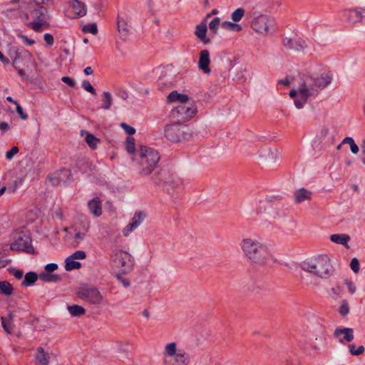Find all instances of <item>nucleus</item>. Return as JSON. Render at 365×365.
Listing matches in <instances>:
<instances>
[{"label":"nucleus","instance_id":"13d9d810","mask_svg":"<svg viewBox=\"0 0 365 365\" xmlns=\"http://www.w3.org/2000/svg\"><path fill=\"white\" fill-rule=\"evenodd\" d=\"M16 112L20 115L21 118L23 120H26L28 118L27 114L24 113L22 107L18 103L16 105Z\"/></svg>","mask_w":365,"mask_h":365},{"label":"nucleus","instance_id":"774afa93","mask_svg":"<svg viewBox=\"0 0 365 365\" xmlns=\"http://www.w3.org/2000/svg\"><path fill=\"white\" fill-rule=\"evenodd\" d=\"M93 71L91 66H88L84 69V73L87 76L93 74Z\"/></svg>","mask_w":365,"mask_h":365},{"label":"nucleus","instance_id":"6e6d98bb","mask_svg":"<svg viewBox=\"0 0 365 365\" xmlns=\"http://www.w3.org/2000/svg\"><path fill=\"white\" fill-rule=\"evenodd\" d=\"M43 39L48 46H52L54 43L53 37L50 34H45L43 36Z\"/></svg>","mask_w":365,"mask_h":365},{"label":"nucleus","instance_id":"e433bc0d","mask_svg":"<svg viewBox=\"0 0 365 365\" xmlns=\"http://www.w3.org/2000/svg\"><path fill=\"white\" fill-rule=\"evenodd\" d=\"M118 29L123 36H127L129 33L128 24L123 19H118Z\"/></svg>","mask_w":365,"mask_h":365},{"label":"nucleus","instance_id":"ea45409f","mask_svg":"<svg viewBox=\"0 0 365 365\" xmlns=\"http://www.w3.org/2000/svg\"><path fill=\"white\" fill-rule=\"evenodd\" d=\"M125 144H126V145H125L126 150L129 153H131V154L134 153L135 151V139L132 137L127 138Z\"/></svg>","mask_w":365,"mask_h":365},{"label":"nucleus","instance_id":"79ce46f5","mask_svg":"<svg viewBox=\"0 0 365 365\" xmlns=\"http://www.w3.org/2000/svg\"><path fill=\"white\" fill-rule=\"evenodd\" d=\"M220 25V19L219 17L214 18L209 24L210 30L214 34H217L218 28Z\"/></svg>","mask_w":365,"mask_h":365},{"label":"nucleus","instance_id":"f704fd0d","mask_svg":"<svg viewBox=\"0 0 365 365\" xmlns=\"http://www.w3.org/2000/svg\"><path fill=\"white\" fill-rule=\"evenodd\" d=\"M246 71L245 68L242 67L232 68V75L234 80L241 81L245 78L244 73Z\"/></svg>","mask_w":365,"mask_h":365},{"label":"nucleus","instance_id":"bf43d9fd","mask_svg":"<svg viewBox=\"0 0 365 365\" xmlns=\"http://www.w3.org/2000/svg\"><path fill=\"white\" fill-rule=\"evenodd\" d=\"M346 284L351 294L355 293L356 288L355 284L352 282L346 280Z\"/></svg>","mask_w":365,"mask_h":365},{"label":"nucleus","instance_id":"a18cd8bd","mask_svg":"<svg viewBox=\"0 0 365 365\" xmlns=\"http://www.w3.org/2000/svg\"><path fill=\"white\" fill-rule=\"evenodd\" d=\"M82 88L85 89L86 91L89 92L92 95L96 96V91L93 86L91 84V83L88 80H84L82 82Z\"/></svg>","mask_w":365,"mask_h":365},{"label":"nucleus","instance_id":"f257e3e1","mask_svg":"<svg viewBox=\"0 0 365 365\" xmlns=\"http://www.w3.org/2000/svg\"><path fill=\"white\" fill-rule=\"evenodd\" d=\"M240 248L244 257L252 264L264 266L271 260V249L259 236L248 235L242 237Z\"/></svg>","mask_w":365,"mask_h":365},{"label":"nucleus","instance_id":"052dcab7","mask_svg":"<svg viewBox=\"0 0 365 365\" xmlns=\"http://www.w3.org/2000/svg\"><path fill=\"white\" fill-rule=\"evenodd\" d=\"M135 227H131V225L129 223L123 230V233L125 236H128L130 233L133 231Z\"/></svg>","mask_w":365,"mask_h":365},{"label":"nucleus","instance_id":"473e14b6","mask_svg":"<svg viewBox=\"0 0 365 365\" xmlns=\"http://www.w3.org/2000/svg\"><path fill=\"white\" fill-rule=\"evenodd\" d=\"M221 26L225 29H227L230 31H235V32H240L242 30V26L237 24L236 22H230V21H223L221 24Z\"/></svg>","mask_w":365,"mask_h":365},{"label":"nucleus","instance_id":"864d4df0","mask_svg":"<svg viewBox=\"0 0 365 365\" xmlns=\"http://www.w3.org/2000/svg\"><path fill=\"white\" fill-rule=\"evenodd\" d=\"M10 273L17 279H21L24 276V272L21 269H11Z\"/></svg>","mask_w":365,"mask_h":365},{"label":"nucleus","instance_id":"3c124183","mask_svg":"<svg viewBox=\"0 0 365 365\" xmlns=\"http://www.w3.org/2000/svg\"><path fill=\"white\" fill-rule=\"evenodd\" d=\"M71 257L74 259H83L86 257V254L84 251L78 250L73 253Z\"/></svg>","mask_w":365,"mask_h":365},{"label":"nucleus","instance_id":"4d7b16f0","mask_svg":"<svg viewBox=\"0 0 365 365\" xmlns=\"http://www.w3.org/2000/svg\"><path fill=\"white\" fill-rule=\"evenodd\" d=\"M61 81L63 83L68 84L70 87H73L76 84L75 81L73 78L68 77V76L62 77Z\"/></svg>","mask_w":365,"mask_h":365},{"label":"nucleus","instance_id":"1a4fd4ad","mask_svg":"<svg viewBox=\"0 0 365 365\" xmlns=\"http://www.w3.org/2000/svg\"><path fill=\"white\" fill-rule=\"evenodd\" d=\"M34 21L26 24V26L36 32H41L49 27L48 22L47 10L43 6H40L31 12Z\"/></svg>","mask_w":365,"mask_h":365},{"label":"nucleus","instance_id":"603ef678","mask_svg":"<svg viewBox=\"0 0 365 365\" xmlns=\"http://www.w3.org/2000/svg\"><path fill=\"white\" fill-rule=\"evenodd\" d=\"M351 269L355 272L357 273L359 271V262L356 258H353L350 263Z\"/></svg>","mask_w":365,"mask_h":365},{"label":"nucleus","instance_id":"f03ea898","mask_svg":"<svg viewBox=\"0 0 365 365\" xmlns=\"http://www.w3.org/2000/svg\"><path fill=\"white\" fill-rule=\"evenodd\" d=\"M332 76L322 73L319 76H305L298 86V96L294 100V105L298 108H302L311 98H315L319 92L330 85Z\"/></svg>","mask_w":365,"mask_h":365},{"label":"nucleus","instance_id":"58836bf2","mask_svg":"<svg viewBox=\"0 0 365 365\" xmlns=\"http://www.w3.org/2000/svg\"><path fill=\"white\" fill-rule=\"evenodd\" d=\"M342 143L349 144L352 153L356 154L359 152V147L351 137H346L342 140Z\"/></svg>","mask_w":365,"mask_h":365},{"label":"nucleus","instance_id":"c9c22d12","mask_svg":"<svg viewBox=\"0 0 365 365\" xmlns=\"http://www.w3.org/2000/svg\"><path fill=\"white\" fill-rule=\"evenodd\" d=\"M144 217V215L142 212L139 211L135 213L134 216L131 219L130 224L131 227L137 228L142 222Z\"/></svg>","mask_w":365,"mask_h":365},{"label":"nucleus","instance_id":"e2e57ef3","mask_svg":"<svg viewBox=\"0 0 365 365\" xmlns=\"http://www.w3.org/2000/svg\"><path fill=\"white\" fill-rule=\"evenodd\" d=\"M118 280L122 283L124 287H128L130 285V282L128 279L118 277Z\"/></svg>","mask_w":365,"mask_h":365},{"label":"nucleus","instance_id":"f8f14e48","mask_svg":"<svg viewBox=\"0 0 365 365\" xmlns=\"http://www.w3.org/2000/svg\"><path fill=\"white\" fill-rule=\"evenodd\" d=\"M9 56L12 59V64L15 68H19L22 65L33 61L31 53L25 48L19 46H11L9 50Z\"/></svg>","mask_w":365,"mask_h":365},{"label":"nucleus","instance_id":"393cba45","mask_svg":"<svg viewBox=\"0 0 365 365\" xmlns=\"http://www.w3.org/2000/svg\"><path fill=\"white\" fill-rule=\"evenodd\" d=\"M330 240L336 244L344 245L346 249H349L348 242L350 241V237L346 234H333L330 235Z\"/></svg>","mask_w":365,"mask_h":365},{"label":"nucleus","instance_id":"c03bdc74","mask_svg":"<svg viewBox=\"0 0 365 365\" xmlns=\"http://www.w3.org/2000/svg\"><path fill=\"white\" fill-rule=\"evenodd\" d=\"M82 31L84 33H91L93 35H96L98 34L97 25L96 24H89L85 25L83 27Z\"/></svg>","mask_w":365,"mask_h":365},{"label":"nucleus","instance_id":"bb28decb","mask_svg":"<svg viewBox=\"0 0 365 365\" xmlns=\"http://www.w3.org/2000/svg\"><path fill=\"white\" fill-rule=\"evenodd\" d=\"M39 279L43 282L50 283L60 282L61 278L58 274L45 272L39 274Z\"/></svg>","mask_w":365,"mask_h":365},{"label":"nucleus","instance_id":"8fccbe9b","mask_svg":"<svg viewBox=\"0 0 365 365\" xmlns=\"http://www.w3.org/2000/svg\"><path fill=\"white\" fill-rule=\"evenodd\" d=\"M19 151V149L16 146H14L10 150L6 153V158L8 160H11L15 155H16Z\"/></svg>","mask_w":365,"mask_h":365},{"label":"nucleus","instance_id":"4c0bfd02","mask_svg":"<svg viewBox=\"0 0 365 365\" xmlns=\"http://www.w3.org/2000/svg\"><path fill=\"white\" fill-rule=\"evenodd\" d=\"M245 9L243 8H237L231 14V19L234 22L240 21L245 15Z\"/></svg>","mask_w":365,"mask_h":365},{"label":"nucleus","instance_id":"338daca9","mask_svg":"<svg viewBox=\"0 0 365 365\" xmlns=\"http://www.w3.org/2000/svg\"><path fill=\"white\" fill-rule=\"evenodd\" d=\"M0 61L4 63H6V64H8L9 63V61L8 58H6V57H4V56L3 55L2 52L0 51Z\"/></svg>","mask_w":365,"mask_h":365},{"label":"nucleus","instance_id":"b1692460","mask_svg":"<svg viewBox=\"0 0 365 365\" xmlns=\"http://www.w3.org/2000/svg\"><path fill=\"white\" fill-rule=\"evenodd\" d=\"M70 4L77 17H82L86 14L87 11L85 4L78 0H73Z\"/></svg>","mask_w":365,"mask_h":365},{"label":"nucleus","instance_id":"aec40b11","mask_svg":"<svg viewBox=\"0 0 365 365\" xmlns=\"http://www.w3.org/2000/svg\"><path fill=\"white\" fill-rule=\"evenodd\" d=\"M210 63V53L207 50H202L200 53L198 67L206 74H210L211 70L209 67Z\"/></svg>","mask_w":365,"mask_h":365},{"label":"nucleus","instance_id":"49530a36","mask_svg":"<svg viewBox=\"0 0 365 365\" xmlns=\"http://www.w3.org/2000/svg\"><path fill=\"white\" fill-rule=\"evenodd\" d=\"M339 312L343 317L346 316L349 312V307L346 300H343L339 307Z\"/></svg>","mask_w":365,"mask_h":365},{"label":"nucleus","instance_id":"09e8293b","mask_svg":"<svg viewBox=\"0 0 365 365\" xmlns=\"http://www.w3.org/2000/svg\"><path fill=\"white\" fill-rule=\"evenodd\" d=\"M120 127L125 130V132L129 135H132L135 133V129L126 124L125 123H121Z\"/></svg>","mask_w":365,"mask_h":365},{"label":"nucleus","instance_id":"4be33fe9","mask_svg":"<svg viewBox=\"0 0 365 365\" xmlns=\"http://www.w3.org/2000/svg\"><path fill=\"white\" fill-rule=\"evenodd\" d=\"M88 208L91 212L96 217H99L102 215L101 201L99 197H96L90 200L88 203Z\"/></svg>","mask_w":365,"mask_h":365},{"label":"nucleus","instance_id":"a878e982","mask_svg":"<svg viewBox=\"0 0 365 365\" xmlns=\"http://www.w3.org/2000/svg\"><path fill=\"white\" fill-rule=\"evenodd\" d=\"M207 25L202 23L196 26L195 34L204 43L207 44L210 42V38H207Z\"/></svg>","mask_w":365,"mask_h":365},{"label":"nucleus","instance_id":"c756f323","mask_svg":"<svg viewBox=\"0 0 365 365\" xmlns=\"http://www.w3.org/2000/svg\"><path fill=\"white\" fill-rule=\"evenodd\" d=\"M13 287L11 283L7 281L0 282V292L6 296H10L13 293Z\"/></svg>","mask_w":365,"mask_h":365},{"label":"nucleus","instance_id":"cd10ccee","mask_svg":"<svg viewBox=\"0 0 365 365\" xmlns=\"http://www.w3.org/2000/svg\"><path fill=\"white\" fill-rule=\"evenodd\" d=\"M67 309L69 314L74 317H80L86 314V309L82 306L77 304L69 305Z\"/></svg>","mask_w":365,"mask_h":365},{"label":"nucleus","instance_id":"a19ab883","mask_svg":"<svg viewBox=\"0 0 365 365\" xmlns=\"http://www.w3.org/2000/svg\"><path fill=\"white\" fill-rule=\"evenodd\" d=\"M90 228V222H86L83 225V232H76L75 233V238L79 240H83L86 237V233L88 231Z\"/></svg>","mask_w":365,"mask_h":365},{"label":"nucleus","instance_id":"4468645a","mask_svg":"<svg viewBox=\"0 0 365 365\" xmlns=\"http://www.w3.org/2000/svg\"><path fill=\"white\" fill-rule=\"evenodd\" d=\"M78 296L81 299L93 305H100L103 301V295L96 287L82 288L78 292Z\"/></svg>","mask_w":365,"mask_h":365},{"label":"nucleus","instance_id":"f3484780","mask_svg":"<svg viewBox=\"0 0 365 365\" xmlns=\"http://www.w3.org/2000/svg\"><path fill=\"white\" fill-rule=\"evenodd\" d=\"M283 45L287 50L299 51L304 48V41L297 37H286L283 40Z\"/></svg>","mask_w":365,"mask_h":365},{"label":"nucleus","instance_id":"de8ad7c7","mask_svg":"<svg viewBox=\"0 0 365 365\" xmlns=\"http://www.w3.org/2000/svg\"><path fill=\"white\" fill-rule=\"evenodd\" d=\"M1 325H2V327L4 329V331L6 332H7L8 334H11L12 330H13L12 323L11 322H6L4 317H3L1 318Z\"/></svg>","mask_w":365,"mask_h":365},{"label":"nucleus","instance_id":"9d476101","mask_svg":"<svg viewBox=\"0 0 365 365\" xmlns=\"http://www.w3.org/2000/svg\"><path fill=\"white\" fill-rule=\"evenodd\" d=\"M111 260L115 266L121 267L124 272H130L134 266V259L127 252L115 250L110 255Z\"/></svg>","mask_w":365,"mask_h":365},{"label":"nucleus","instance_id":"6ab92c4d","mask_svg":"<svg viewBox=\"0 0 365 365\" xmlns=\"http://www.w3.org/2000/svg\"><path fill=\"white\" fill-rule=\"evenodd\" d=\"M345 16L349 22L355 24L361 22L365 14L363 8H351L345 11Z\"/></svg>","mask_w":365,"mask_h":365},{"label":"nucleus","instance_id":"2f4dec72","mask_svg":"<svg viewBox=\"0 0 365 365\" xmlns=\"http://www.w3.org/2000/svg\"><path fill=\"white\" fill-rule=\"evenodd\" d=\"M81 264L80 262L76 261V259H74L71 256H69L66 259L65 269L67 271L79 269L81 267Z\"/></svg>","mask_w":365,"mask_h":365},{"label":"nucleus","instance_id":"423d86ee","mask_svg":"<svg viewBox=\"0 0 365 365\" xmlns=\"http://www.w3.org/2000/svg\"><path fill=\"white\" fill-rule=\"evenodd\" d=\"M196 112L197 108L193 104H180L172 109L169 118L173 123L182 124L192 118Z\"/></svg>","mask_w":365,"mask_h":365},{"label":"nucleus","instance_id":"412c9836","mask_svg":"<svg viewBox=\"0 0 365 365\" xmlns=\"http://www.w3.org/2000/svg\"><path fill=\"white\" fill-rule=\"evenodd\" d=\"M169 102H179L180 104H193L190 101V97L186 94L179 93L177 91H173L169 93L167 97Z\"/></svg>","mask_w":365,"mask_h":365},{"label":"nucleus","instance_id":"c85d7f7f","mask_svg":"<svg viewBox=\"0 0 365 365\" xmlns=\"http://www.w3.org/2000/svg\"><path fill=\"white\" fill-rule=\"evenodd\" d=\"M39 279V275L36 272H29L25 274L24 279L22 281L21 284L25 287H30Z\"/></svg>","mask_w":365,"mask_h":365},{"label":"nucleus","instance_id":"dca6fc26","mask_svg":"<svg viewBox=\"0 0 365 365\" xmlns=\"http://www.w3.org/2000/svg\"><path fill=\"white\" fill-rule=\"evenodd\" d=\"M313 192L304 187L297 189L293 194V200L295 204H301L312 200Z\"/></svg>","mask_w":365,"mask_h":365},{"label":"nucleus","instance_id":"5fc2aeb1","mask_svg":"<svg viewBox=\"0 0 365 365\" xmlns=\"http://www.w3.org/2000/svg\"><path fill=\"white\" fill-rule=\"evenodd\" d=\"M58 264L56 263H50L46 265L45 271L48 273H52L58 269Z\"/></svg>","mask_w":365,"mask_h":365},{"label":"nucleus","instance_id":"7ed1b4c3","mask_svg":"<svg viewBox=\"0 0 365 365\" xmlns=\"http://www.w3.org/2000/svg\"><path fill=\"white\" fill-rule=\"evenodd\" d=\"M300 268L314 276L327 279L334 275L335 269L331 259L327 255H320L304 259L300 263Z\"/></svg>","mask_w":365,"mask_h":365},{"label":"nucleus","instance_id":"7c9ffc66","mask_svg":"<svg viewBox=\"0 0 365 365\" xmlns=\"http://www.w3.org/2000/svg\"><path fill=\"white\" fill-rule=\"evenodd\" d=\"M85 140L92 150H95L97 148L98 143L100 142L98 138L90 133H86Z\"/></svg>","mask_w":365,"mask_h":365},{"label":"nucleus","instance_id":"9b49d317","mask_svg":"<svg viewBox=\"0 0 365 365\" xmlns=\"http://www.w3.org/2000/svg\"><path fill=\"white\" fill-rule=\"evenodd\" d=\"M152 179L156 184L163 183L165 189L168 191L173 190L181 185V180L178 177L170 174L166 170L158 171Z\"/></svg>","mask_w":365,"mask_h":365},{"label":"nucleus","instance_id":"2eb2a0df","mask_svg":"<svg viewBox=\"0 0 365 365\" xmlns=\"http://www.w3.org/2000/svg\"><path fill=\"white\" fill-rule=\"evenodd\" d=\"M31 242V238L29 234L21 232L18 235L16 241L11 243L10 249L11 250L34 253V250L32 247Z\"/></svg>","mask_w":365,"mask_h":365},{"label":"nucleus","instance_id":"37998d69","mask_svg":"<svg viewBox=\"0 0 365 365\" xmlns=\"http://www.w3.org/2000/svg\"><path fill=\"white\" fill-rule=\"evenodd\" d=\"M349 349L350 353L354 356H359L362 354L364 352L365 348L364 346H360L357 349L354 344H349Z\"/></svg>","mask_w":365,"mask_h":365},{"label":"nucleus","instance_id":"680f3d73","mask_svg":"<svg viewBox=\"0 0 365 365\" xmlns=\"http://www.w3.org/2000/svg\"><path fill=\"white\" fill-rule=\"evenodd\" d=\"M20 37L22 38V40L28 45L31 46L35 43V41L30 39L28 38V36L25 35H21Z\"/></svg>","mask_w":365,"mask_h":365},{"label":"nucleus","instance_id":"a211bd4d","mask_svg":"<svg viewBox=\"0 0 365 365\" xmlns=\"http://www.w3.org/2000/svg\"><path fill=\"white\" fill-rule=\"evenodd\" d=\"M334 336L339 339L340 343L351 342L354 339V330L351 328L336 329Z\"/></svg>","mask_w":365,"mask_h":365},{"label":"nucleus","instance_id":"39448f33","mask_svg":"<svg viewBox=\"0 0 365 365\" xmlns=\"http://www.w3.org/2000/svg\"><path fill=\"white\" fill-rule=\"evenodd\" d=\"M163 360L165 365H187L190 358L186 352L178 351L175 342H171L165 346Z\"/></svg>","mask_w":365,"mask_h":365},{"label":"nucleus","instance_id":"0eeeda50","mask_svg":"<svg viewBox=\"0 0 365 365\" xmlns=\"http://www.w3.org/2000/svg\"><path fill=\"white\" fill-rule=\"evenodd\" d=\"M251 27L255 32L259 34L267 35L274 31L275 21L270 16L260 14L252 19Z\"/></svg>","mask_w":365,"mask_h":365},{"label":"nucleus","instance_id":"6e6552de","mask_svg":"<svg viewBox=\"0 0 365 365\" xmlns=\"http://www.w3.org/2000/svg\"><path fill=\"white\" fill-rule=\"evenodd\" d=\"M9 4H17L18 7L16 9L11 8L6 9L4 11V14L6 16L11 17L16 14L26 25L27 23H29V15L28 14V11L31 9L33 4L31 0H11Z\"/></svg>","mask_w":365,"mask_h":365},{"label":"nucleus","instance_id":"5701e85b","mask_svg":"<svg viewBox=\"0 0 365 365\" xmlns=\"http://www.w3.org/2000/svg\"><path fill=\"white\" fill-rule=\"evenodd\" d=\"M35 360L41 365H48L50 363V354L45 351L43 348L38 347L36 350V354L34 356Z\"/></svg>","mask_w":365,"mask_h":365},{"label":"nucleus","instance_id":"0e129e2a","mask_svg":"<svg viewBox=\"0 0 365 365\" xmlns=\"http://www.w3.org/2000/svg\"><path fill=\"white\" fill-rule=\"evenodd\" d=\"M289 95L290 98H294V100L297 99V95H298V88L297 89H292L289 91ZM298 98H299V96L298 97Z\"/></svg>","mask_w":365,"mask_h":365},{"label":"nucleus","instance_id":"20e7f679","mask_svg":"<svg viewBox=\"0 0 365 365\" xmlns=\"http://www.w3.org/2000/svg\"><path fill=\"white\" fill-rule=\"evenodd\" d=\"M160 155L158 152L146 146H140L137 150L135 160L138 173L141 176L150 175L158 167Z\"/></svg>","mask_w":365,"mask_h":365},{"label":"nucleus","instance_id":"69168bd1","mask_svg":"<svg viewBox=\"0 0 365 365\" xmlns=\"http://www.w3.org/2000/svg\"><path fill=\"white\" fill-rule=\"evenodd\" d=\"M10 129L9 125L6 122L0 123V130L3 131H6Z\"/></svg>","mask_w":365,"mask_h":365},{"label":"nucleus","instance_id":"72a5a7b5","mask_svg":"<svg viewBox=\"0 0 365 365\" xmlns=\"http://www.w3.org/2000/svg\"><path fill=\"white\" fill-rule=\"evenodd\" d=\"M113 103V98L111 94L109 92H104L103 93V103L101 105V108L105 110H108L110 108Z\"/></svg>","mask_w":365,"mask_h":365},{"label":"nucleus","instance_id":"ddd939ff","mask_svg":"<svg viewBox=\"0 0 365 365\" xmlns=\"http://www.w3.org/2000/svg\"><path fill=\"white\" fill-rule=\"evenodd\" d=\"M185 129H187L186 125L172 123V124L165 126L164 135L170 141L179 142L186 138Z\"/></svg>","mask_w":365,"mask_h":365}]
</instances>
